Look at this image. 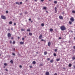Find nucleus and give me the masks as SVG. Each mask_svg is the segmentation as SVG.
Listing matches in <instances>:
<instances>
[{
    "mask_svg": "<svg viewBox=\"0 0 75 75\" xmlns=\"http://www.w3.org/2000/svg\"><path fill=\"white\" fill-rule=\"evenodd\" d=\"M1 18L2 19H3L4 20H6V18L5 16L2 15L1 16Z\"/></svg>",
    "mask_w": 75,
    "mask_h": 75,
    "instance_id": "nucleus-2",
    "label": "nucleus"
},
{
    "mask_svg": "<svg viewBox=\"0 0 75 75\" xmlns=\"http://www.w3.org/2000/svg\"><path fill=\"white\" fill-rule=\"evenodd\" d=\"M11 40H13V39H14V38H13V37H11Z\"/></svg>",
    "mask_w": 75,
    "mask_h": 75,
    "instance_id": "nucleus-39",
    "label": "nucleus"
},
{
    "mask_svg": "<svg viewBox=\"0 0 75 75\" xmlns=\"http://www.w3.org/2000/svg\"><path fill=\"white\" fill-rule=\"evenodd\" d=\"M7 64L6 63H4V65L5 66H7Z\"/></svg>",
    "mask_w": 75,
    "mask_h": 75,
    "instance_id": "nucleus-27",
    "label": "nucleus"
},
{
    "mask_svg": "<svg viewBox=\"0 0 75 75\" xmlns=\"http://www.w3.org/2000/svg\"><path fill=\"white\" fill-rule=\"evenodd\" d=\"M4 68H5V67L4 66Z\"/></svg>",
    "mask_w": 75,
    "mask_h": 75,
    "instance_id": "nucleus-64",
    "label": "nucleus"
},
{
    "mask_svg": "<svg viewBox=\"0 0 75 75\" xmlns=\"http://www.w3.org/2000/svg\"><path fill=\"white\" fill-rule=\"evenodd\" d=\"M70 21L72 22H74V17H71L70 18Z\"/></svg>",
    "mask_w": 75,
    "mask_h": 75,
    "instance_id": "nucleus-3",
    "label": "nucleus"
},
{
    "mask_svg": "<svg viewBox=\"0 0 75 75\" xmlns=\"http://www.w3.org/2000/svg\"><path fill=\"white\" fill-rule=\"evenodd\" d=\"M10 62H11V63H13V60H11L10 61Z\"/></svg>",
    "mask_w": 75,
    "mask_h": 75,
    "instance_id": "nucleus-26",
    "label": "nucleus"
},
{
    "mask_svg": "<svg viewBox=\"0 0 75 75\" xmlns=\"http://www.w3.org/2000/svg\"><path fill=\"white\" fill-rule=\"evenodd\" d=\"M53 55L54 57H56V56H57V54L55 53H54L53 54Z\"/></svg>",
    "mask_w": 75,
    "mask_h": 75,
    "instance_id": "nucleus-19",
    "label": "nucleus"
},
{
    "mask_svg": "<svg viewBox=\"0 0 75 75\" xmlns=\"http://www.w3.org/2000/svg\"><path fill=\"white\" fill-rule=\"evenodd\" d=\"M74 68L75 69V65L74 66Z\"/></svg>",
    "mask_w": 75,
    "mask_h": 75,
    "instance_id": "nucleus-54",
    "label": "nucleus"
},
{
    "mask_svg": "<svg viewBox=\"0 0 75 75\" xmlns=\"http://www.w3.org/2000/svg\"><path fill=\"white\" fill-rule=\"evenodd\" d=\"M74 40H75V36L74 37Z\"/></svg>",
    "mask_w": 75,
    "mask_h": 75,
    "instance_id": "nucleus-60",
    "label": "nucleus"
},
{
    "mask_svg": "<svg viewBox=\"0 0 75 75\" xmlns=\"http://www.w3.org/2000/svg\"><path fill=\"white\" fill-rule=\"evenodd\" d=\"M71 33H73V31H72V30H71Z\"/></svg>",
    "mask_w": 75,
    "mask_h": 75,
    "instance_id": "nucleus-58",
    "label": "nucleus"
},
{
    "mask_svg": "<svg viewBox=\"0 0 75 75\" xmlns=\"http://www.w3.org/2000/svg\"><path fill=\"white\" fill-rule=\"evenodd\" d=\"M54 3H55V4H56V3H57V1H54Z\"/></svg>",
    "mask_w": 75,
    "mask_h": 75,
    "instance_id": "nucleus-31",
    "label": "nucleus"
},
{
    "mask_svg": "<svg viewBox=\"0 0 75 75\" xmlns=\"http://www.w3.org/2000/svg\"><path fill=\"white\" fill-rule=\"evenodd\" d=\"M29 21H31V18H29Z\"/></svg>",
    "mask_w": 75,
    "mask_h": 75,
    "instance_id": "nucleus-48",
    "label": "nucleus"
},
{
    "mask_svg": "<svg viewBox=\"0 0 75 75\" xmlns=\"http://www.w3.org/2000/svg\"><path fill=\"white\" fill-rule=\"evenodd\" d=\"M16 4H18V2H16Z\"/></svg>",
    "mask_w": 75,
    "mask_h": 75,
    "instance_id": "nucleus-46",
    "label": "nucleus"
},
{
    "mask_svg": "<svg viewBox=\"0 0 75 75\" xmlns=\"http://www.w3.org/2000/svg\"><path fill=\"white\" fill-rule=\"evenodd\" d=\"M22 40L23 41H24V38H23L22 39Z\"/></svg>",
    "mask_w": 75,
    "mask_h": 75,
    "instance_id": "nucleus-37",
    "label": "nucleus"
},
{
    "mask_svg": "<svg viewBox=\"0 0 75 75\" xmlns=\"http://www.w3.org/2000/svg\"><path fill=\"white\" fill-rule=\"evenodd\" d=\"M29 35L30 36H31V35H33V34H32V33H30L29 34Z\"/></svg>",
    "mask_w": 75,
    "mask_h": 75,
    "instance_id": "nucleus-11",
    "label": "nucleus"
},
{
    "mask_svg": "<svg viewBox=\"0 0 75 75\" xmlns=\"http://www.w3.org/2000/svg\"><path fill=\"white\" fill-rule=\"evenodd\" d=\"M29 67H30V68H33V66H29Z\"/></svg>",
    "mask_w": 75,
    "mask_h": 75,
    "instance_id": "nucleus-35",
    "label": "nucleus"
},
{
    "mask_svg": "<svg viewBox=\"0 0 75 75\" xmlns=\"http://www.w3.org/2000/svg\"><path fill=\"white\" fill-rule=\"evenodd\" d=\"M59 18L60 20H63V17L61 15L59 16Z\"/></svg>",
    "mask_w": 75,
    "mask_h": 75,
    "instance_id": "nucleus-5",
    "label": "nucleus"
},
{
    "mask_svg": "<svg viewBox=\"0 0 75 75\" xmlns=\"http://www.w3.org/2000/svg\"><path fill=\"white\" fill-rule=\"evenodd\" d=\"M12 23H13V22H12V21H11L9 22V24H12Z\"/></svg>",
    "mask_w": 75,
    "mask_h": 75,
    "instance_id": "nucleus-20",
    "label": "nucleus"
},
{
    "mask_svg": "<svg viewBox=\"0 0 75 75\" xmlns=\"http://www.w3.org/2000/svg\"><path fill=\"white\" fill-rule=\"evenodd\" d=\"M61 38H61V37H60L59 38V39L60 40H61Z\"/></svg>",
    "mask_w": 75,
    "mask_h": 75,
    "instance_id": "nucleus-50",
    "label": "nucleus"
},
{
    "mask_svg": "<svg viewBox=\"0 0 75 75\" xmlns=\"http://www.w3.org/2000/svg\"><path fill=\"white\" fill-rule=\"evenodd\" d=\"M10 44H11L12 43V41H11V40H10Z\"/></svg>",
    "mask_w": 75,
    "mask_h": 75,
    "instance_id": "nucleus-36",
    "label": "nucleus"
},
{
    "mask_svg": "<svg viewBox=\"0 0 75 75\" xmlns=\"http://www.w3.org/2000/svg\"><path fill=\"white\" fill-rule=\"evenodd\" d=\"M44 54L45 55H47V52H44Z\"/></svg>",
    "mask_w": 75,
    "mask_h": 75,
    "instance_id": "nucleus-17",
    "label": "nucleus"
},
{
    "mask_svg": "<svg viewBox=\"0 0 75 75\" xmlns=\"http://www.w3.org/2000/svg\"><path fill=\"white\" fill-rule=\"evenodd\" d=\"M41 25L43 27L44 26V24L43 23H42L41 24Z\"/></svg>",
    "mask_w": 75,
    "mask_h": 75,
    "instance_id": "nucleus-23",
    "label": "nucleus"
},
{
    "mask_svg": "<svg viewBox=\"0 0 75 75\" xmlns=\"http://www.w3.org/2000/svg\"><path fill=\"white\" fill-rule=\"evenodd\" d=\"M69 24H72V22L69 21Z\"/></svg>",
    "mask_w": 75,
    "mask_h": 75,
    "instance_id": "nucleus-29",
    "label": "nucleus"
},
{
    "mask_svg": "<svg viewBox=\"0 0 75 75\" xmlns=\"http://www.w3.org/2000/svg\"><path fill=\"white\" fill-rule=\"evenodd\" d=\"M43 9H44V10H47V7H44Z\"/></svg>",
    "mask_w": 75,
    "mask_h": 75,
    "instance_id": "nucleus-22",
    "label": "nucleus"
},
{
    "mask_svg": "<svg viewBox=\"0 0 75 75\" xmlns=\"http://www.w3.org/2000/svg\"><path fill=\"white\" fill-rule=\"evenodd\" d=\"M19 43L21 45H23L24 44V42H20Z\"/></svg>",
    "mask_w": 75,
    "mask_h": 75,
    "instance_id": "nucleus-7",
    "label": "nucleus"
},
{
    "mask_svg": "<svg viewBox=\"0 0 75 75\" xmlns=\"http://www.w3.org/2000/svg\"><path fill=\"white\" fill-rule=\"evenodd\" d=\"M48 45L49 47H50V46H51V42H48Z\"/></svg>",
    "mask_w": 75,
    "mask_h": 75,
    "instance_id": "nucleus-8",
    "label": "nucleus"
},
{
    "mask_svg": "<svg viewBox=\"0 0 75 75\" xmlns=\"http://www.w3.org/2000/svg\"><path fill=\"white\" fill-rule=\"evenodd\" d=\"M54 9H55V13H57V8L56 7H55L54 8Z\"/></svg>",
    "mask_w": 75,
    "mask_h": 75,
    "instance_id": "nucleus-6",
    "label": "nucleus"
},
{
    "mask_svg": "<svg viewBox=\"0 0 75 75\" xmlns=\"http://www.w3.org/2000/svg\"><path fill=\"white\" fill-rule=\"evenodd\" d=\"M60 60V58L56 59V61H59Z\"/></svg>",
    "mask_w": 75,
    "mask_h": 75,
    "instance_id": "nucleus-18",
    "label": "nucleus"
},
{
    "mask_svg": "<svg viewBox=\"0 0 75 75\" xmlns=\"http://www.w3.org/2000/svg\"><path fill=\"white\" fill-rule=\"evenodd\" d=\"M41 1L42 2V1H44V0H41Z\"/></svg>",
    "mask_w": 75,
    "mask_h": 75,
    "instance_id": "nucleus-52",
    "label": "nucleus"
},
{
    "mask_svg": "<svg viewBox=\"0 0 75 75\" xmlns=\"http://www.w3.org/2000/svg\"><path fill=\"white\" fill-rule=\"evenodd\" d=\"M18 39H19V38H20V37H18Z\"/></svg>",
    "mask_w": 75,
    "mask_h": 75,
    "instance_id": "nucleus-63",
    "label": "nucleus"
},
{
    "mask_svg": "<svg viewBox=\"0 0 75 75\" xmlns=\"http://www.w3.org/2000/svg\"><path fill=\"white\" fill-rule=\"evenodd\" d=\"M50 31L51 32H52V31H53V29L52 28L50 29Z\"/></svg>",
    "mask_w": 75,
    "mask_h": 75,
    "instance_id": "nucleus-15",
    "label": "nucleus"
},
{
    "mask_svg": "<svg viewBox=\"0 0 75 75\" xmlns=\"http://www.w3.org/2000/svg\"><path fill=\"white\" fill-rule=\"evenodd\" d=\"M73 48H74V49H75V46H74L73 47Z\"/></svg>",
    "mask_w": 75,
    "mask_h": 75,
    "instance_id": "nucleus-51",
    "label": "nucleus"
},
{
    "mask_svg": "<svg viewBox=\"0 0 75 75\" xmlns=\"http://www.w3.org/2000/svg\"><path fill=\"white\" fill-rule=\"evenodd\" d=\"M50 62L51 63H52V62H54V61H53V59H51L50 60Z\"/></svg>",
    "mask_w": 75,
    "mask_h": 75,
    "instance_id": "nucleus-16",
    "label": "nucleus"
},
{
    "mask_svg": "<svg viewBox=\"0 0 75 75\" xmlns=\"http://www.w3.org/2000/svg\"><path fill=\"white\" fill-rule=\"evenodd\" d=\"M35 1H37V0H34Z\"/></svg>",
    "mask_w": 75,
    "mask_h": 75,
    "instance_id": "nucleus-57",
    "label": "nucleus"
},
{
    "mask_svg": "<svg viewBox=\"0 0 75 75\" xmlns=\"http://www.w3.org/2000/svg\"><path fill=\"white\" fill-rule=\"evenodd\" d=\"M21 31H25V29H21Z\"/></svg>",
    "mask_w": 75,
    "mask_h": 75,
    "instance_id": "nucleus-21",
    "label": "nucleus"
},
{
    "mask_svg": "<svg viewBox=\"0 0 75 75\" xmlns=\"http://www.w3.org/2000/svg\"><path fill=\"white\" fill-rule=\"evenodd\" d=\"M20 16H22V13H20Z\"/></svg>",
    "mask_w": 75,
    "mask_h": 75,
    "instance_id": "nucleus-44",
    "label": "nucleus"
},
{
    "mask_svg": "<svg viewBox=\"0 0 75 75\" xmlns=\"http://www.w3.org/2000/svg\"><path fill=\"white\" fill-rule=\"evenodd\" d=\"M47 61H50V58H47Z\"/></svg>",
    "mask_w": 75,
    "mask_h": 75,
    "instance_id": "nucleus-33",
    "label": "nucleus"
},
{
    "mask_svg": "<svg viewBox=\"0 0 75 75\" xmlns=\"http://www.w3.org/2000/svg\"><path fill=\"white\" fill-rule=\"evenodd\" d=\"M16 43V42H15V41H14L13 42V44H15Z\"/></svg>",
    "mask_w": 75,
    "mask_h": 75,
    "instance_id": "nucleus-24",
    "label": "nucleus"
},
{
    "mask_svg": "<svg viewBox=\"0 0 75 75\" xmlns=\"http://www.w3.org/2000/svg\"><path fill=\"white\" fill-rule=\"evenodd\" d=\"M20 4H23V2H20Z\"/></svg>",
    "mask_w": 75,
    "mask_h": 75,
    "instance_id": "nucleus-41",
    "label": "nucleus"
},
{
    "mask_svg": "<svg viewBox=\"0 0 75 75\" xmlns=\"http://www.w3.org/2000/svg\"><path fill=\"white\" fill-rule=\"evenodd\" d=\"M54 51L55 52H57V49H55L54 50Z\"/></svg>",
    "mask_w": 75,
    "mask_h": 75,
    "instance_id": "nucleus-34",
    "label": "nucleus"
},
{
    "mask_svg": "<svg viewBox=\"0 0 75 75\" xmlns=\"http://www.w3.org/2000/svg\"><path fill=\"white\" fill-rule=\"evenodd\" d=\"M11 34L10 33H8V38H9V39H10V37H11Z\"/></svg>",
    "mask_w": 75,
    "mask_h": 75,
    "instance_id": "nucleus-4",
    "label": "nucleus"
},
{
    "mask_svg": "<svg viewBox=\"0 0 75 75\" xmlns=\"http://www.w3.org/2000/svg\"><path fill=\"white\" fill-rule=\"evenodd\" d=\"M33 64H36V62L35 61H34L33 62Z\"/></svg>",
    "mask_w": 75,
    "mask_h": 75,
    "instance_id": "nucleus-13",
    "label": "nucleus"
},
{
    "mask_svg": "<svg viewBox=\"0 0 75 75\" xmlns=\"http://www.w3.org/2000/svg\"><path fill=\"white\" fill-rule=\"evenodd\" d=\"M72 13H75V11H72Z\"/></svg>",
    "mask_w": 75,
    "mask_h": 75,
    "instance_id": "nucleus-30",
    "label": "nucleus"
},
{
    "mask_svg": "<svg viewBox=\"0 0 75 75\" xmlns=\"http://www.w3.org/2000/svg\"><path fill=\"white\" fill-rule=\"evenodd\" d=\"M72 59L74 60L75 59V56H74V57L72 58Z\"/></svg>",
    "mask_w": 75,
    "mask_h": 75,
    "instance_id": "nucleus-12",
    "label": "nucleus"
},
{
    "mask_svg": "<svg viewBox=\"0 0 75 75\" xmlns=\"http://www.w3.org/2000/svg\"><path fill=\"white\" fill-rule=\"evenodd\" d=\"M13 50H14V51H15V48L13 49Z\"/></svg>",
    "mask_w": 75,
    "mask_h": 75,
    "instance_id": "nucleus-62",
    "label": "nucleus"
},
{
    "mask_svg": "<svg viewBox=\"0 0 75 75\" xmlns=\"http://www.w3.org/2000/svg\"><path fill=\"white\" fill-rule=\"evenodd\" d=\"M5 70H6V71H8V70L7 69H5Z\"/></svg>",
    "mask_w": 75,
    "mask_h": 75,
    "instance_id": "nucleus-42",
    "label": "nucleus"
},
{
    "mask_svg": "<svg viewBox=\"0 0 75 75\" xmlns=\"http://www.w3.org/2000/svg\"><path fill=\"white\" fill-rule=\"evenodd\" d=\"M18 5H20V3H19V2L18 3Z\"/></svg>",
    "mask_w": 75,
    "mask_h": 75,
    "instance_id": "nucleus-55",
    "label": "nucleus"
},
{
    "mask_svg": "<svg viewBox=\"0 0 75 75\" xmlns=\"http://www.w3.org/2000/svg\"><path fill=\"white\" fill-rule=\"evenodd\" d=\"M27 31H30V29H27Z\"/></svg>",
    "mask_w": 75,
    "mask_h": 75,
    "instance_id": "nucleus-25",
    "label": "nucleus"
},
{
    "mask_svg": "<svg viewBox=\"0 0 75 75\" xmlns=\"http://www.w3.org/2000/svg\"><path fill=\"white\" fill-rule=\"evenodd\" d=\"M28 13L27 12H25V14H27Z\"/></svg>",
    "mask_w": 75,
    "mask_h": 75,
    "instance_id": "nucleus-49",
    "label": "nucleus"
},
{
    "mask_svg": "<svg viewBox=\"0 0 75 75\" xmlns=\"http://www.w3.org/2000/svg\"><path fill=\"white\" fill-rule=\"evenodd\" d=\"M8 31H9L10 30V29H8V30H7Z\"/></svg>",
    "mask_w": 75,
    "mask_h": 75,
    "instance_id": "nucleus-56",
    "label": "nucleus"
},
{
    "mask_svg": "<svg viewBox=\"0 0 75 75\" xmlns=\"http://www.w3.org/2000/svg\"><path fill=\"white\" fill-rule=\"evenodd\" d=\"M19 67H20V68H22V66H21V65H20L19 66Z\"/></svg>",
    "mask_w": 75,
    "mask_h": 75,
    "instance_id": "nucleus-38",
    "label": "nucleus"
},
{
    "mask_svg": "<svg viewBox=\"0 0 75 75\" xmlns=\"http://www.w3.org/2000/svg\"><path fill=\"white\" fill-rule=\"evenodd\" d=\"M71 66H72V64H69V67H71Z\"/></svg>",
    "mask_w": 75,
    "mask_h": 75,
    "instance_id": "nucleus-14",
    "label": "nucleus"
},
{
    "mask_svg": "<svg viewBox=\"0 0 75 75\" xmlns=\"http://www.w3.org/2000/svg\"><path fill=\"white\" fill-rule=\"evenodd\" d=\"M41 41H44V40H43V39H42V40H41Z\"/></svg>",
    "mask_w": 75,
    "mask_h": 75,
    "instance_id": "nucleus-53",
    "label": "nucleus"
},
{
    "mask_svg": "<svg viewBox=\"0 0 75 75\" xmlns=\"http://www.w3.org/2000/svg\"><path fill=\"white\" fill-rule=\"evenodd\" d=\"M33 21H31V23H33Z\"/></svg>",
    "mask_w": 75,
    "mask_h": 75,
    "instance_id": "nucleus-59",
    "label": "nucleus"
},
{
    "mask_svg": "<svg viewBox=\"0 0 75 75\" xmlns=\"http://www.w3.org/2000/svg\"><path fill=\"white\" fill-rule=\"evenodd\" d=\"M62 14H65V13H64V12H62Z\"/></svg>",
    "mask_w": 75,
    "mask_h": 75,
    "instance_id": "nucleus-47",
    "label": "nucleus"
},
{
    "mask_svg": "<svg viewBox=\"0 0 75 75\" xmlns=\"http://www.w3.org/2000/svg\"><path fill=\"white\" fill-rule=\"evenodd\" d=\"M46 11L47 12V13H48V12L47 11Z\"/></svg>",
    "mask_w": 75,
    "mask_h": 75,
    "instance_id": "nucleus-61",
    "label": "nucleus"
},
{
    "mask_svg": "<svg viewBox=\"0 0 75 75\" xmlns=\"http://www.w3.org/2000/svg\"><path fill=\"white\" fill-rule=\"evenodd\" d=\"M42 65H43L42 64H40V67H41V66H42Z\"/></svg>",
    "mask_w": 75,
    "mask_h": 75,
    "instance_id": "nucleus-28",
    "label": "nucleus"
},
{
    "mask_svg": "<svg viewBox=\"0 0 75 75\" xmlns=\"http://www.w3.org/2000/svg\"><path fill=\"white\" fill-rule=\"evenodd\" d=\"M6 13H8V11H6Z\"/></svg>",
    "mask_w": 75,
    "mask_h": 75,
    "instance_id": "nucleus-40",
    "label": "nucleus"
},
{
    "mask_svg": "<svg viewBox=\"0 0 75 75\" xmlns=\"http://www.w3.org/2000/svg\"><path fill=\"white\" fill-rule=\"evenodd\" d=\"M60 29L62 31H64V30H66V28L64 25L60 27Z\"/></svg>",
    "mask_w": 75,
    "mask_h": 75,
    "instance_id": "nucleus-1",
    "label": "nucleus"
},
{
    "mask_svg": "<svg viewBox=\"0 0 75 75\" xmlns=\"http://www.w3.org/2000/svg\"><path fill=\"white\" fill-rule=\"evenodd\" d=\"M45 75H50L49 72H47L45 73Z\"/></svg>",
    "mask_w": 75,
    "mask_h": 75,
    "instance_id": "nucleus-9",
    "label": "nucleus"
},
{
    "mask_svg": "<svg viewBox=\"0 0 75 75\" xmlns=\"http://www.w3.org/2000/svg\"><path fill=\"white\" fill-rule=\"evenodd\" d=\"M12 55H13L15 56V55H16V54L15 53H12Z\"/></svg>",
    "mask_w": 75,
    "mask_h": 75,
    "instance_id": "nucleus-32",
    "label": "nucleus"
},
{
    "mask_svg": "<svg viewBox=\"0 0 75 75\" xmlns=\"http://www.w3.org/2000/svg\"><path fill=\"white\" fill-rule=\"evenodd\" d=\"M42 37V35H40L39 37V39H41V38Z\"/></svg>",
    "mask_w": 75,
    "mask_h": 75,
    "instance_id": "nucleus-10",
    "label": "nucleus"
},
{
    "mask_svg": "<svg viewBox=\"0 0 75 75\" xmlns=\"http://www.w3.org/2000/svg\"><path fill=\"white\" fill-rule=\"evenodd\" d=\"M14 25H16V23H14Z\"/></svg>",
    "mask_w": 75,
    "mask_h": 75,
    "instance_id": "nucleus-45",
    "label": "nucleus"
},
{
    "mask_svg": "<svg viewBox=\"0 0 75 75\" xmlns=\"http://www.w3.org/2000/svg\"><path fill=\"white\" fill-rule=\"evenodd\" d=\"M54 75H57V73H55L54 74Z\"/></svg>",
    "mask_w": 75,
    "mask_h": 75,
    "instance_id": "nucleus-43",
    "label": "nucleus"
}]
</instances>
